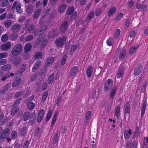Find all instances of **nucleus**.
I'll return each mask as SVG.
<instances>
[{"instance_id": "9", "label": "nucleus", "mask_w": 148, "mask_h": 148, "mask_svg": "<svg viewBox=\"0 0 148 148\" xmlns=\"http://www.w3.org/2000/svg\"><path fill=\"white\" fill-rule=\"evenodd\" d=\"M94 71V68L92 66H88L86 69V74L87 76L88 77H91L92 74Z\"/></svg>"}, {"instance_id": "6", "label": "nucleus", "mask_w": 148, "mask_h": 148, "mask_svg": "<svg viewBox=\"0 0 148 148\" xmlns=\"http://www.w3.org/2000/svg\"><path fill=\"white\" fill-rule=\"evenodd\" d=\"M78 68L76 66H74L72 68L70 71V75L72 77H74L77 74Z\"/></svg>"}, {"instance_id": "44", "label": "nucleus", "mask_w": 148, "mask_h": 148, "mask_svg": "<svg viewBox=\"0 0 148 148\" xmlns=\"http://www.w3.org/2000/svg\"><path fill=\"white\" fill-rule=\"evenodd\" d=\"M91 112L90 111H87L86 115L85 116V118L86 120H89L91 116Z\"/></svg>"}, {"instance_id": "5", "label": "nucleus", "mask_w": 148, "mask_h": 148, "mask_svg": "<svg viewBox=\"0 0 148 148\" xmlns=\"http://www.w3.org/2000/svg\"><path fill=\"white\" fill-rule=\"evenodd\" d=\"M124 68L123 64L121 65L118 71L117 76L118 78L122 77L124 73Z\"/></svg>"}, {"instance_id": "43", "label": "nucleus", "mask_w": 148, "mask_h": 148, "mask_svg": "<svg viewBox=\"0 0 148 148\" xmlns=\"http://www.w3.org/2000/svg\"><path fill=\"white\" fill-rule=\"evenodd\" d=\"M67 57L66 55H64L63 56L61 62V64L62 65H64L66 61Z\"/></svg>"}, {"instance_id": "15", "label": "nucleus", "mask_w": 148, "mask_h": 148, "mask_svg": "<svg viewBox=\"0 0 148 148\" xmlns=\"http://www.w3.org/2000/svg\"><path fill=\"white\" fill-rule=\"evenodd\" d=\"M130 106L129 103H127L124 106L126 114H130Z\"/></svg>"}, {"instance_id": "32", "label": "nucleus", "mask_w": 148, "mask_h": 148, "mask_svg": "<svg viewBox=\"0 0 148 148\" xmlns=\"http://www.w3.org/2000/svg\"><path fill=\"white\" fill-rule=\"evenodd\" d=\"M11 68V65L10 64H7L2 66L1 68V69L3 70L7 71L10 70Z\"/></svg>"}, {"instance_id": "22", "label": "nucleus", "mask_w": 148, "mask_h": 148, "mask_svg": "<svg viewBox=\"0 0 148 148\" xmlns=\"http://www.w3.org/2000/svg\"><path fill=\"white\" fill-rule=\"evenodd\" d=\"M54 61V58L53 57H50L49 58L47 61L46 64L47 66L51 64Z\"/></svg>"}, {"instance_id": "17", "label": "nucleus", "mask_w": 148, "mask_h": 148, "mask_svg": "<svg viewBox=\"0 0 148 148\" xmlns=\"http://www.w3.org/2000/svg\"><path fill=\"white\" fill-rule=\"evenodd\" d=\"M41 12V10L40 9H38L36 10L34 13L33 17L34 18L36 19L38 18Z\"/></svg>"}, {"instance_id": "41", "label": "nucleus", "mask_w": 148, "mask_h": 148, "mask_svg": "<svg viewBox=\"0 0 148 148\" xmlns=\"http://www.w3.org/2000/svg\"><path fill=\"white\" fill-rule=\"evenodd\" d=\"M19 110V108L18 107L14 108L11 111V114L14 115Z\"/></svg>"}, {"instance_id": "47", "label": "nucleus", "mask_w": 148, "mask_h": 148, "mask_svg": "<svg viewBox=\"0 0 148 148\" xmlns=\"http://www.w3.org/2000/svg\"><path fill=\"white\" fill-rule=\"evenodd\" d=\"M17 135V132L15 131H14L11 133V138L13 139H15Z\"/></svg>"}, {"instance_id": "11", "label": "nucleus", "mask_w": 148, "mask_h": 148, "mask_svg": "<svg viewBox=\"0 0 148 148\" xmlns=\"http://www.w3.org/2000/svg\"><path fill=\"white\" fill-rule=\"evenodd\" d=\"M41 64V62L40 60L37 61L34 64L32 69V71H34L38 69Z\"/></svg>"}, {"instance_id": "54", "label": "nucleus", "mask_w": 148, "mask_h": 148, "mask_svg": "<svg viewBox=\"0 0 148 148\" xmlns=\"http://www.w3.org/2000/svg\"><path fill=\"white\" fill-rule=\"evenodd\" d=\"M13 62L14 65L15 66H17L19 63V60L16 58L14 59Z\"/></svg>"}, {"instance_id": "25", "label": "nucleus", "mask_w": 148, "mask_h": 148, "mask_svg": "<svg viewBox=\"0 0 148 148\" xmlns=\"http://www.w3.org/2000/svg\"><path fill=\"white\" fill-rule=\"evenodd\" d=\"M33 6L32 5H28L26 7V11L27 13H32L33 10Z\"/></svg>"}, {"instance_id": "50", "label": "nucleus", "mask_w": 148, "mask_h": 148, "mask_svg": "<svg viewBox=\"0 0 148 148\" xmlns=\"http://www.w3.org/2000/svg\"><path fill=\"white\" fill-rule=\"evenodd\" d=\"M121 31L119 29H117L115 32V36L116 38H118L120 34Z\"/></svg>"}, {"instance_id": "26", "label": "nucleus", "mask_w": 148, "mask_h": 148, "mask_svg": "<svg viewBox=\"0 0 148 148\" xmlns=\"http://www.w3.org/2000/svg\"><path fill=\"white\" fill-rule=\"evenodd\" d=\"M68 25V23L67 22L65 21L61 25V30L62 32L65 31Z\"/></svg>"}, {"instance_id": "52", "label": "nucleus", "mask_w": 148, "mask_h": 148, "mask_svg": "<svg viewBox=\"0 0 148 148\" xmlns=\"http://www.w3.org/2000/svg\"><path fill=\"white\" fill-rule=\"evenodd\" d=\"M139 134V128L138 127H137L136 128L135 131L134 133V136H138Z\"/></svg>"}, {"instance_id": "58", "label": "nucleus", "mask_w": 148, "mask_h": 148, "mask_svg": "<svg viewBox=\"0 0 148 148\" xmlns=\"http://www.w3.org/2000/svg\"><path fill=\"white\" fill-rule=\"evenodd\" d=\"M134 1L133 0L130 1L128 3V7L131 8L132 7L134 4Z\"/></svg>"}, {"instance_id": "40", "label": "nucleus", "mask_w": 148, "mask_h": 148, "mask_svg": "<svg viewBox=\"0 0 148 148\" xmlns=\"http://www.w3.org/2000/svg\"><path fill=\"white\" fill-rule=\"evenodd\" d=\"M48 95V92L47 91H46L43 94L42 98V101H44L47 98V96Z\"/></svg>"}, {"instance_id": "36", "label": "nucleus", "mask_w": 148, "mask_h": 148, "mask_svg": "<svg viewBox=\"0 0 148 148\" xmlns=\"http://www.w3.org/2000/svg\"><path fill=\"white\" fill-rule=\"evenodd\" d=\"M42 56V53L40 52H37L35 53L34 56L36 59L41 58Z\"/></svg>"}, {"instance_id": "31", "label": "nucleus", "mask_w": 148, "mask_h": 148, "mask_svg": "<svg viewBox=\"0 0 148 148\" xmlns=\"http://www.w3.org/2000/svg\"><path fill=\"white\" fill-rule=\"evenodd\" d=\"M54 75L52 74L50 75L48 79V83L49 84H50L53 83L54 80Z\"/></svg>"}, {"instance_id": "57", "label": "nucleus", "mask_w": 148, "mask_h": 148, "mask_svg": "<svg viewBox=\"0 0 148 148\" xmlns=\"http://www.w3.org/2000/svg\"><path fill=\"white\" fill-rule=\"evenodd\" d=\"M55 32L54 31H51L49 33V38L53 37L55 36Z\"/></svg>"}, {"instance_id": "18", "label": "nucleus", "mask_w": 148, "mask_h": 148, "mask_svg": "<svg viewBox=\"0 0 148 148\" xmlns=\"http://www.w3.org/2000/svg\"><path fill=\"white\" fill-rule=\"evenodd\" d=\"M126 53V50L125 49H123L122 51L120 53L119 56V59L120 60H122L125 57Z\"/></svg>"}, {"instance_id": "53", "label": "nucleus", "mask_w": 148, "mask_h": 148, "mask_svg": "<svg viewBox=\"0 0 148 148\" xmlns=\"http://www.w3.org/2000/svg\"><path fill=\"white\" fill-rule=\"evenodd\" d=\"M123 15V13H121L119 14L116 17L115 20L116 21H118L121 19Z\"/></svg>"}, {"instance_id": "33", "label": "nucleus", "mask_w": 148, "mask_h": 148, "mask_svg": "<svg viewBox=\"0 0 148 148\" xmlns=\"http://www.w3.org/2000/svg\"><path fill=\"white\" fill-rule=\"evenodd\" d=\"M74 10V8L73 7L69 8L67 10V14L70 15L73 13Z\"/></svg>"}, {"instance_id": "12", "label": "nucleus", "mask_w": 148, "mask_h": 148, "mask_svg": "<svg viewBox=\"0 0 148 148\" xmlns=\"http://www.w3.org/2000/svg\"><path fill=\"white\" fill-rule=\"evenodd\" d=\"M138 48V45H132L130 48L129 50V54H133L134 53Z\"/></svg>"}, {"instance_id": "29", "label": "nucleus", "mask_w": 148, "mask_h": 148, "mask_svg": "<svg viewBox=\"0 0 148 148\" xmlns=\"http://www.w3.org/2000/svg\"><path fill=\"white\" fill-rule=\"evenodd\" d=\"M116 8L115 7H112L108 13V16H111L116 11Z\"/></svg>"}, {"instance_id": "49", "label": "nucleus", "mask_w": 148, "mask_h": 148, "mask_svg": "<svg viewBox=\"0 0 148 148\" xmlns=\"http://www.w3.org/2000/svg\"><path fill=\"white\" fill-rule=\"evenodd\" d=\"M136 35V33L134 30L130 31L129 33V36L130 38L134 37Z\"/></svg>"}, {"instance_id": "20", "label": "nucleus", "mask_w": 148, "mask_h": 148, "mask_svg": "<svg viewBox=\"0 0 148 148\" xmlns=\"http://www.w3.org/2000/svg\"><path fill=\"white\" fill-rule=\"evenodd\" d=\"M41 41H42L41 43V45L42 46H44L46 45L47 40H46L43 39L42 38L41 39L40 38H38V39L37 43L39 44L40 43Z\"/></svg>"}, {"instance_id": "27", "label": "nucleus", "mask_w": 148, "mask_h": 148, "mask_svg": "<svg viewBox=\"0 0 148 148\" xmlns=\"http://www.w3.org/2000/svg\"><path fill=\"white\" fill-rule=\"evenodd\" d=\"M53 112V111L52 110H49L46 118V120L47 121L49 120L52 116Z\"/></svg>"}, {"instance_id": "7", "label": "nucleus", "mask_w": 148, "mask_h": 148, "mask_svg": "<svg viewBox=\"0 0 148 148\" xmlns=\"http://www.w3.org/2000/svg\"><path fill=\"white\" fill-rule=\"evenodd\" d=\"M21 28L20 25L17 23H15L11 27V29L14 33H17L19 31Z\"/></svg>"}, {"instance_id": "30", "label": "nucleus", "mask_w": 148, "mask_h": 148, "mask_svg": "<svg viewBox=\"0 0 148 148\" xmlns=\"http://www.w3.org/2000/svg\"><path fill=\"white\" fill-rule=\"evenodd\" d=\"M120 108L119 106H118L115 110V114L118 118L120 114Z\"/></svg>"}, {"instance_id": "64", "label": "nucleus", "mask_w": 148, "mask_h": 148, "mask_svg": "<svg viewBox=\"0 0 148 148\" xmlns=\"http://www.w3.org/2000/svg\"><path fill=\"white\" fill-rule=\"evenodd\" d=\"M137 143L136 141H134L132 143V148H137Z\"/></svg>"}, {"instance_id": "35", "label": "nucleus", "mask_w": 148, "mask_h": 148, "mask_svg": "<svg viewBox=\"0 0 148 148\" xmlns=\"http://www.w3.org/2000/svg\"><path fill=\"white\" fill-rule=\"evenodd\" d=\"M23 117L24 121H27L29 119L30 117V113L28 112H25Z\"/></svg>"}, {"instance_id": "42", "label": "nucleus", "mask_w": 148, "mask_h": 148, "mask_svg": "<svg viewBox=\"0 0 148 148\" xmlns=\"http://www.w3.org/2000/svg\"><path fill=\"white\" fill-rule=\"evenodd\" d=\"M113 40V39L112 38H109L107 39V43L108 46H111L112 45Z\"/></svg>"}, {"instance_id": "4", "label": "nucleus", "mask_w": 148, "mask_h": 148, "mask_svg": "<svg viewBox=\"0 0 148 148\" xmlns=\"http://www.w3.org/2000/svg\"><path fill=\"white\" fill-rule=\"evenodd\" d=\"M66 39V37L64 36L59 38L56 40V44L58 47H61L65 43Z\"/></svg>"}, {"instance_id": "60", "label": "nucleus", "mask_w": 148, "mask_h": 148, "mask_svg": "<svg viewBox=\"0 0 148 148\" xmlns=\"http://www.w3.org/2000/svg\"><path fill=\"white\" fill-rule=\"evenodd\" d=\"M78 47V46L77 45H73L71 48V50L73 51H74L77 49Z\"/></svg>"}, {"instance_id": "19", "label": "nucleus", "mask_w": 148, "mask_h": 148, "mask_svg": "<svg viewBox=\"0 0 148 148\" xmlns=\"http://www.w3.org/2000/svg\"><path fill=\"white\" fill-rule=\"evenodd\" d=\"M117 89V88L116 87H113L110 92V97L112 99L114 98V96L115 95Z\"/></svg>"}, {"instance_id": "48", "label": "nucleus", "mask_w": 148, "mask_h": 148, "mask_svg": "<svg viewBox=\"0 0 148 148\" xmlns=\"http://www.w3.org/2000/svg\"><path fill=\"white\" fill-rule=\"evenodd\" d=\"M8 0H3L2 3V5L3 7H5L8 5Z\"/></svg>"}, {"instance_id": "37", "label": "nucleus", "mask_w": 148, "mask_h": 148, "mask_svg": "<svg viewBox=\"0 0 148 148\" xmlns=\"http://www.w3.org/2000/svg\"><path fill=\"white\" fill-rule=\"evenodd\" d=\"M35 106L34 103L30 101L28 103V104L27 107L30 110H32L33 109Z\"/></svg>"}, {"instance_id": "56", "label": "nucleus", "mask_w": 148, "mask_h": 148, "mask_svg": "<svg viewBox=\"0 0 148 148\" xmlns=\"http://www.w3.org/2000/svg\"><path fill=\"white\" fill-rule=\"evenodd\" d=\"M33 39V36L32 35H29L26 37L25 40L27 42L32 40Z\"/></svg>"}, {"instance_id": "46", "label": "nucleus", "mask_w": 148, "mask_h": 148, "mask_svg": "<svg viewBox=\"0 0 148 148\" xmlns=\"http://www.w3.org/2000/svg\"><path fill=\"white\" fill-rule=\"evenodd\" d=\"M11 84L10 83H8L3 88V91H7L10 87Z\"/></svg>"}, {"instance_id": "39", "label": "nucleus", "mask_w": 148, "mask_h": 148, "mask_svg": "<svg viewBox=\"0 0 148 148\" xmlns=\"http://www.w3.org/2000/svg\"><path fill=\"white\" fill-rule=\"evenodd\" d=\"M21 3L18 4L16 7V10L17 12L21 13L22 12V10L21 8Z\"/></svg>"}, {"instance_id": "14", "label": "nucleus", "mask_w": 148, "mask_h": 148, "mask_svg": "<svg viewBox=\"0 0 148 148\" xmlns=\"http://www.w3.org/2000/svg\"><path fill=\"white\" fill-rule=\"evenodd\" d=\"M66 6L63 4H61L58 8V12L59 13H62L64 12L66 8Z\"/></svg>"}, {"instance_id": "62", "label": "nucleus", "mask_w": 148, "mask_h": 148, "mask_svg": "<svg viewBox=\"0 0 148 148\" xmlns=\"http://www.w3.org/2000/svg\"><path fill=\"white\" fill-rule=\"evenodd\" d=\"M29 144V143L28 140H27L25 141L23 146V148H27L28 147Z\"/></svg>"}, {"instance_id": "63", "label": "nucleus", "mask_w": 148, "mask_h": 148, "mask_svg": "<svg viewBox=\"0 0 148 148\" xmlns=\"http://www.w3.org/2000/svg\"><path fill=\"white\" fill-rule=\"evenodd\" d=\"M14 34H12V36H11V38L12 39H16L18 36V34L17 33H15Z\"/></svg>"}, {"instance_id": "3", "label": "nucleus", "mask_w": 148, "mask_h": 148, "mask_svg": "<svg viewBox=\"0 0 148 148\" xmlns=\"http://www.w3.org/2000/svg\"><path fill=\"white\" fill-rule=\"evenodd\" d=\"M30 20L28 19L25 22V29L26 31H28L29 33H33L35 27L34 26L30 24Z\"/></svg>"}, {"instance_id": "13", "label": "nucleus", "mask_w": 148, "mask_h": 148, "mask_svg": "<svg viewBox=\"0 0 148 148\" xmlns=\"http://www.w3.org/2000/svg\"><path fill=\"white\" fill-rule=\"evenodd\" d=\"M132 134V130L131 129L128 130H126L124 132V136L125 138L127 139L130 138Z\"/></svg>"}, {"instance_id": "38", "label": "nucleus", "mask_w": 148, "mask_h": 148, "mask_svg": "<svg viewBox=\"0 0 148 148\" xmlns=\"http://www.w3.org/2000/svg\"><path fill=\"white\" fill-rule=\"evenodd\" d=\"M12 24V22L10 20H8L4 22V25L6 27H10Z\"/></svg>"}, {"instance_id": "59", "label": "nucleus", "mask_w": 148, "mask_h": 148, "mask_svg": "<svg viewBox=\"0 0 148 148\" xmlns=\"http://www.w3.org/2000/svg\"><path fill=\"white\" fill-rule=\"evenodd\" d=\"M7 62V60L5 59H1L0 60V65L5 64Z\"/></svg>"}, {"instance_id": "51", "label": "nucleus", "mask_w": 148, "mask_h": 148, "mask_svg": "<svg viewBox=\"0 0 148 148\" xmlns=\"http://www.w3.org/2000/svg\"><path fill=\"white\" fill-rule=\"evenodd\" d=\"M45 112V111L44 110L42 109H41L39 111L38 115L39 116H41L42 117H43L44 115Z\"/></svg>"}, {"instance_id": "1", "label": "nucleus", "mask_w": 148, "mask_h": 148, "mask_svg": "<svg viewBox=\"0 0 148 148\" xmlns=\"http://www.w3.org/2000/svg\"><path fill=\"white\" fill-rule=\"evenodd\" d=\"M113 84V81L111 79H108L104 83V91L107 92L112 88Z\"/></svg>"}, {"instance_id": "16", "label": "nucleus", "mask_w": 148, "mask_h": 148, "mask_svg": "<svg viewBox=\"0 0 148 148\" xmlns=\"http://www.w3.org/2000/svg\"><path fill=\"white\" fill-rule=\"evenodd\" d=\"M32 46L31 43H28L26 44L25 47V53L28 52L31 49Z\"/></svg>"}, {"instance_id": "10", "label": "nucleus", "mask_w": 148, "mask_h": 148, "mask_svg": "<svg viewBox=\"0 0 148 148\" xmlns=\"http://www.w3.org/2000/svg\"><path fill=\"white\" fill-rule=\"evenodd\" d=\"M11 47V44L10 42H7L5 44H3L1 46V49L3 50H8Z\"/></svg>"}, {"instance_id": "45", "label": "nucleus", "mask_w": 148, "mask_h": 148, "mask_svg": "<svg viewBox=\"0 0 148 148\" xmlns=\"http://www.w3.org/2000/svg\"><path fill=\"white\" fill-rule=\"evenodd\" d=\"M25 126H23V127L20 131L21 134L22 135H24L26 133L27 130Z\"/></svg>"}, {"instance_id": "34", "label": "nucleus", "mask_w": 148, "mask_h": 148, "mask_svg": "<svg viewBox=\"0 0 148 148\" xmlns=\"http://www.w3.org/2000/svg\"><path fill=\"white\" fill-rule=\"evenodd\" d=\"M8 36L7 34H4L1 37V40L3 42H5L7 41L8 39Z\"/></svg>"}, {"instance_id": "61", "label": "nucleus", "mask_w": 148, "mask_h": 148, "mask_svg": "<svg viewBox=\"0 0 148 148\" xmlns=\"http://www.w3.org/2000/svg\"><path fill=\"white\" fill-rule=\"evenodd\" d=\"M7 136V134H6L5 133H2L0 136V141L1 140L2 138H5L6 136Z\"/></svg>"}, {"instance_id": "21", "label": "nucleus", "mask_w": 148, "mask_h": 148, "mask_svg": "<svg viewBox=\"0 0 148 148\" xmlns=\"http://www.w3.org/2000/svg\"><path fill=\"white\" fill-rule=\"evenodd\" d=\"M58 114V112H56L55 113L54 115L53 116L52 121L51 123V127L53 126L54 125L56 120V118Z\"/></svg>"}, {"instance_id": "24", "label": "nucleus", "mask_w": 148, "mask_h": 148, "mask_svg": "<svg viewBox=\"0 0 148 148\" xmlns=\"http://www.w3.org/2000/svg\"><path fill=\"white\" fill-rule=\"evenodd\" d=\"M94 15V12L93 11H91L88 14V16L86 18L87 21H90L93 18Z\"/></svg>"}, {"instance_id": "8", "label": "nucleus", "mask_w": 148, "mask_h": 148, "mask_svg": "<svg viewBox=\"0 0 148 148\" xmlns=\"http://www.w3.org/2000/svg\"><path fill=\"white\" fill-rule=\"evenodd\" d=\"M143 69V66H136L134 70V74L135 75H139Z\"/></svg>"}, {"instance_id": "23", "label": "nucleus", "mask_w": 148, "mask_h": 148, "mask_svg": "<svg viewBox=\"0 0 148 148\" xmlns=\"http://www.w3.org/2000/svg\"><path fill=\"white\" fill-rule=\"evenodd\" d=\"M146 102H144L143 104V106L142 108L141 111V116H143L145 112L146 108Z\"/></svg>"}, {"instance_id": "55", "label": "nucleus", "mask_w": 148, "mask_h": 148, "mask_svg": "<svg viewBox=\"0 0 148 148\" xmlns=\"http://www.w3.org/2000/svg\"><path fill=\"white\" fill-rule=\"evenodd\" d=\"M8 56V54L6 53H0V59L5 58L7 57Z\"/></svg>"}, {"instance_id": "2", "label": "nucleus", "mask_w": 148, "mask_h": 148, "mask_svg": "<svg viewBox=\"0 0 148 148\" xmlns=\"http://www.w3.org/2000/svg\"><path fill=\"white\" fill-rule=\"evenodd\" d=\"M22 48V46L20 44L15 45L12 51V53L14 56L19 55L21 52Z\"/></svg>"}, {"instance_id": "28", "label": "nucleus", "mask_w": 148, "mask_h": 148, "mask_svg": "<svg viewBox=\"0 0 148 148\" xmlns=\"http://www.w3.org/2000/svg\"><path fill=\"white\" fill-rule=\"evenodd\" d=\"M21 81V78L17 79L13 84L12 86L13 87H16L20 83Z\"/></svg>"}]
</instances>
